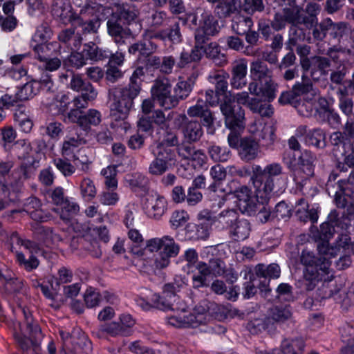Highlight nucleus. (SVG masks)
Instances as JSON below:
<instances>
[{
	"label": "nucleus",
	"mask_w": 354,
	"mask_h": 354,
	"mask_svg": "<svg viewBox=\"0 0 354 354\" xmlns=\"http://www.w3.org/2000/svg\"><path fill=\"white\" fill-rule=\"evenodd\" d=\"M252 97L247 91L237 93L233 96L225 95L221 101L219 107L224 116L225 124L227 128L232 130L244 128L245 111L240 106H236L234 102L244 105L249 109Z\"/></svg>",
	"instance_id": "nucleus-1"
},
{
	"label": "nucleus",
	"mask_w": 354,
	"mask_h": 354,
	"mask_svg": "<svg viewBox=\"0 0 354 354\" xmlns=\"http://www.w3.org/2000/svg\"><path fill=\"white\" fill-rule=\"evenodd\" d=\"M283 168L279 163H271L264 168L256 165L252 168V180L256 188L257 196L268 198L274 187V178L282 174Z\"/></svg>",
	"instance_id": "nucleus-2"
},
{
	"label": "nucleus",
	"mask_w": 354,
	"mask_h": 354,
	"mask_svg": "<svg viewBox=\"0 0 354 354\" xmlns=\"http://www.w3.org/2000/svg\"><path fill=\"white\" fill-rule=\"evenodd\" d=\"M10 241V250L16 254L17 260L21 267L30 272L39 266V261L35 256V253L38 251L35 243L22 239L17 232L12 234Z\"/></svg>",
	"instance_id": "nucleus-3"
},
{
	"label": "nucleus",
	"mask_w": 354,
	"mask_h": 354,
	"mask_svg": "<svg viewBox=\"0 0 354 354\" xmlns=\"http://www.w3.org/2000/svg\"><path fill=\"white\" fill-rule=\"evenodd\" d=\"M136 88L126 86L114 88L109 91L111 115L115 120H124L133 104L134 99L139 95Z\"/></svg>",
	"instance_id": "nucleus-4"
},
{
	"label": "nucleus",
	"mask_w": 354,
	"mask_h": 354,
	"mask_svg": "<svg viewBox=\"0 0 354 354\" xmlns=\"http://www.w3.org/2000/svg\"><path fill=\"white\" fill-rule=\"evenodd\" d=\"M23 312L25 323L17 324L19 331L17 332V328H15V337L22 350H28L32 346L33 349L37 351L39 345L38 339L41 336V329L37 324H35L30 314H28L25 309H23Z\"/></svg>",
	"instance_id": "nucleus-5"
},
{
	"label": "nucleus",
	"mask_w": 354,
	"mask_h": 354,
	"mask_svg": "<svg viewBox=\"0 0 354 354\" xmlns=\"http://www.w3.org/2000/svg\"><path fill=\"white\" fill-rule=\"evenodd\" d=\"M62 341V351L65 354L87 353L91 348V342L80 329L71 333L59 331Z\"/></svg>",
	"instance_id": "nucleus-6"
},
{
	"label": "nucleus",
	"mask_w": 354,
	"mask_h": 354,
	"mask_svg": "<svg viewBox=\"0 0 354 354\" xmlns=\"http://www.w3.org/2000/svg\"><path fill=\"white\" fill-rule=\"evenodd\" d=\"M171 88L170 80L165 76H158L151 88L152 99L165 109H171L178 104L177 98L171 94Z\"/></svg>",
	"instance_id": "nucleus-7"
},
{
	"label": "nucleus",
	"mask_w": 354,
	"mask_h": 354,
	"mask_svg": "<svg viewBox=\"0 0 354 354\" xmlns=\"http://www.w3.org/2000/svg\"><path fill=\"white\" fill-rule=\"evenodd\" d=\"M330 262L324 257V260L319 266L305 268L303 272L304 282L307 290H313L321 281L333 278L330 274Z\"/></svg>",
	"instance_id": "nucleus-8"
},
{
	"label": "nucleus",
	"mask_w": 354,
	"mask_h": 354,
	"mask_svg": "<svg viewBox=\"0 0 354 354\" xmlns=\"http://www.w3.org/2000/svg\"><path fill=\"white\" fill-rule=\"evenodd\" d=\"M209 174L214 183L207 189L209 198L211 201L217 202L221 207L226 200V194L221 189H218V185L226 178V169L220 165H216L210 169Z\"/></svg>",
	"instance_id": "nucleus-9"
},
{
	"label": "nucleus",
	"mask_w": 354,
	"mask_h": 354,
	"mask_svg": "<svg viewBox=\"0 0 354 354\" xmlns=\"http://www.w3.org/2000/svg\"><path fill=\"white\" fill-rule=\"evenodd\" d=\"M121 23L122 19L113 11L107 17V32L119 46L124 45L126 39L132 35L131 30L123 27Z\"/></svg>",
	"instance_id": "nucleus-10"
},
{
	"label": "nucleus",
	"mask_w": 354,
	"mask_h": 354,
	"mask_svg": "<svg viewBox=\"0 0 354 354\" xmlns=\"http://www.w3.org/2000/svg\"><path fill=\"white\" fill-rule=\"evenodd\" d=\"M143 207L150 217L158 218L167 209V201L157 193L147 192L142 198Z\"/></svg>",
	"instance_id": "nucleus-11"
},
{
	"label": "nucleus",
	"mask_w": 354,
	"mask_h": 354,
	"mask_svg": "<svg viewBox=\"0 0 354 354\" xmlns=\"http://www.w3.org/2000/svg\"><path fill=\"white\" fill-rule=\"evenodd\" d=\"M350 241L351 238L348 234L342 233L339 235L333 245H330L327 241L318 242L317 245V250L320 255L324 256L326 259L335 257L341 252V250L347 252Z\"/></svg>",
	"instance_id": "nucleus-12"
},
{
	"label": "nucleus",
	"mask_w": 354,
	"mask_h": 354,
	"mask_svg": "<svg viewBox=\"0 0 354 354\" xmlns=\"http://www.w3.org/2000/svg\"><path fill=\"white\" fill-rule=\"evenodd\" d=\"M176 120L182 126L184 137L189 142H196L203 136V127L198 120H189L185 114H180Z\"/></svg>",
	"instance_id": "nucleus-13"
},
{
	"label": "nucleus",
	"mask_w": 354,
	"mask_h": 354,
	"mask_svg": "<svg viewBox=\"0 0 354 354\" xmlns=\"http://www.w3.org/2000/svg\"><path fill=\"white\" fill-rule=\"evenodd\" d=\"M236 204L241 212L249 214L256 212V198L252 190L247 186H241L234 192Z\"/></svg>",
	"instance_id": "nucleus-14"
},
{
	"label": "nucleus",
	"mask_w": 354,
	"mask_h": 354,
	"mask_svg": "<svg viewBox=\"0 0 354 354\" xmlns=\"http://www.w3.org/2000/svg\"><path fill=\"white\" fill-rule=\"evenodd\" d=\"M297 136H304V142L317 149H324L326 146V136L324 130L317 128L307 129L306 127H300L297 129Z\"/></svg>",
	"instance_id": "nucleus-15"
},
{
	"label": "nucleus",
	"mask_w": 354,
	"mask_h": 354,
	"mask_svg": "<svg viewBox=\"0 0 354 354\" xmlns=\"http://www.w3.org/2000/svg\"><path fill=\"white\" fill-rule=\"evenodd\" d=\"M248 64L245 59H239L232 64L230 85L232 88L241 90L247 85Z\"/></svg>",
	"instance_id": "nucleus-16"
},
{
	"label": "nucleus",
	"mask_w": 354,
	"mask_h": 354,
	"mask_svg": "<svg viewBox=\"0 0 354 354\" xmlns=\"http://www.w3.org/2000/svg\"><path fill=\"white\" fill-rule=\"evenodd\" d=\"M192 142H183L177 145V153L179 157L183 160L192 161L197 165L202 166L205 161L206 156L200 149H196L192 146Z\"/></svg>",
	"instance_id": "nucleus-17"
},
{
	"label": "nucleus",
	"mask_w": 354,
	"mask_h": 354,
	"mask_svg": "<svg viewBox=\"0 0 354 354\" xmlns=\"http://www.w3.org/2000/svg\"><path fill=\"white\" fill-rule=\"evenodd\" d=\"M215 306L214 303L207 300H203L197 304L193 311L189 313L190 319H192V327H197L201 324H205L211 315L210 310Z\"/></svg>",
	"instance_id": "nucleus-18"
},
{
	"label": "nucleus",
	"mask_w": 354,
	"mask_h": 354,
	"mask_svg": "<svg viewBox=\"0 0 354 354\" xmlns=\"http://www.w3.org/2000/svg\"><path fill=\"white\" fill-rule=\"evenodd\" d=\"M237 150L242 160L250 162L258 156L259 144L250 137H243L241 139V143Z\"/></svg>",
	"instance_id": "nucleus-19"
},
{
	"label": "nucleus",
	"mask_w": 354,
	"mask_h": 354,
	"mask_svg": "<svg viewBox=\"0 0 354 354\" xmlns=\"http://www.w3.org/2000/svg\"><path fill=\"white\" fill-rule=\"evenodd\" d=\"M187 113V116L189 118H202L205 125L207 127L214 124L212 113L202 100H198L195 105L189 107Z\"/></svg>",
	"instance_id": "nucleus-20"
},
{
	"label": "nucleus",
	"mask_w": 354,
	"mask_h": 354,
	"mask_svg": "<svg viewBox=\"0 0 354 354\" xmlns=\"http://www.w3.org/2000/svg\"><path fill=\"white\" fill-rule=\"evenodd\" d=\"M316 156L310 150L301 151L298 158V172L304 174V178H308L314 175Z\"/></svg>",
	"instance_id": "nucleus-21"
},
{
	"label": "nucleus",
	"mask_w": 354,
	"mask_h": 354,
	"mask_svg": "<svg viewBox=\"0 0 354 354\" xmlns=\"http://www.w3.org/2000/svg\"><path fill=\"white\" fill-rule=\"evenodd\" d=\"M58 39L71 50L79 49L83 40L81 33L75 27H71L62 30L58 35Z\"/></svg>",
	"instance_id": "nucleus-22"
},
{
	"label": "nucleus",
	"mask_w": 354,
	"mask_h": 354,
	"mask_svg": "<svg viewBox=\"0 0 354 354\" xmlns=\"http://www.w3.org/2000/svg\"><path fill=\"white\" fill-rule=\"evenodd\" d=\"M114 7L115 10L113 12L127 24L134 21L140 15L139 9L133 4L117 3L114 4Z\"/></svg>",
	"instance_id": "nucleus-23"
},
{
	"label": "nucleus",
	"mask_w": 354,
	"mask_h": 354,
	"mask_svg": "<svg viewBox=\"0 0 354 354\" xmlns=\"http://www.w3.org/2000/svg\"><path fill=\"white\" fill-rule=\"evenodd\" d=\"M70 75L68 73H64L60 75L61 80H67ZM69 87L71 89L83 93H91V92H96L92 86V84L82 78V77L78 74H73L71 73V81L69 83Z\"/></svg>",
	"instance_id": "nucleus-24"
},
{
	"label": "nucleus",
	"mask_w": 354,
	"mask_h": 354,
	"mask_svg": "<svg viewBox=\"0 0 354 354\" xmlns=\"http://www.w3.org/2000/svg\"><path fill=\"white\" fill-rule=\"evenodd\" d=\"M250 77L254 80L263 81L272 77V71L261 59H257L250 64Z\"/></svg>",
	"instance_id": "nucleus-25"
},
{
	"label": "nucleus",
	"mask_w": 354,
	"mask_h": 354,
	"mask_svg": "<svg viewBox=\"0 0 354 354\" xmlns=\"http://www.w3.org/2000/svg\"><path fill=\"white\" fill-rule=\"evenodd\" d=\"M292 317V312L289 305H277L274 306L269 310L270 323L271 326L272 324L271 321L276 323H284L291 319Z\"/></svg>",
	"instance_id": "nucleus-26"
},
{
	"label": "nucleus",
	"mask_w": 354,
	"mask_h": 354,
	"mask_svg": "<svg viewBox=\"0 0 354 354\" xmlns=\"http://www.w3.org/2000/svg\"><path fill=\"white\" fill-rule=\"evenodd\" d=\"M165 153L169 154L167 149L160 148L156 158L151 162L149 167V172L152 175H162L168 169L169 158L165 156Z\"/></svg>",
	"instance_id": "nucleus-27"
},
{
	"label": "nucleus",
	"mask_w": 354,
	"mask_h": 354,
	"mask_svg": "<svg viewBox=\"0 0 354 354\" xmlns=\"http://www.w3.org/2000/svg\"><path fill=\"white\" fill-rule=\"evenodd\" d=\"M295 214L297 218L302 222L310 221L312 223L317 222L318 219L317 212L315 209H308V204L304 199L299 200L295 205Z\"/></svg>",
	"instance_id": "nucleus-28"
},
{
	"label": "nucleus",
	"mask_w": 354,
	"mask_h": 354,
	"mask_svg": "<svg viewBox=\"0 0 354 354\" xmlns=\"http://www.w3.org/2000/svg\"><path fill=\"white\" fill-rule=\"evenodd\" d=\"M304 346V341L301 337H287L282 340L280 348L283 354H300Z\"/></svg>",
	"instance_id": "nucleus-29"
},
{
	"label": "nucleus",
	"mask_w": 354,
	"mask_h": 354,
	"mask_svg": "<svg viewBox=\"0 0 354 354\" xmlns=\"http://www.w3.org/2000/svg\"><path fill=\"white\" fill-rule=\"evenodd\" d=\"M251 232L250 222L243 218H239L230 228V233L235 241L245 240Z\"/></svg>",
	"instance_id": "nucleus-30"
},
{
	"label": "nucleus",
	"mask_w": 354,
	"mask_h": 354,
	"mask_svg": "<svg viewBox=\"0 0 354 354\" xmlns=\"http://www.w3.org/2000/svg\"><path fill=\"white\" fill-rule=\"evenodd\" d=\"M331 279L324 281L321 287L317 290V294L320 299H326L333 298L335 300L338 293L342 292V286H338L335 282L331 281Z\"/></svg>",
	"instance_id": "nucleus-31"
},
{
	"label": "nucleus",
	"mask_w": 354,
	"mask_h": 354,
	"mask_svg": "<svg viewBox=\"0 0 354 354\" xmlns=\"http://www.w3.org/2000/svg\"><path fill=\"white\" fill-rule=\"evenodd\" d=\"M238 10V0H221L214 12L220 19H225Z\"/></svg>",
	"instance_id": "nucleus-32"
},
{
	"label": "nucleus",
	"mask_w": 354,
	"mask_h": 354,
	"mask_svg": "<svg viewBox=\"0 0 354 354\" xmlns=\"http://www.w3.org/2000/svg\"><path fill=\"white\" fill-rule=\"evenodd\" d=\"M35 233L38 238L44 241L48 246L62 241V237L59 234L53 233L51 228L46 227L39 224H37L35 226Z\"/></svg>",
	"instance_id": "nucleus-33"
},
{
	"label": "nucleus",
	"mask_w": 354,
	"mask_h": 354,
	"mask_svg": "<svg viewBox=\"0 0 354 354\" xmlns=\"http://www.w3.org/2000/svg\"><path fill=\"white\" fill-rule=\"evenodd\" d=\"M249 109L252 113L265 118H270L274 113V109L270 104L255 97H252Z\"/></svg>",
	"instance_id": "nucleus-34"
},
{
	"label": "nucleus",
	"mask_w": 354,
	"mask_h": 354,
	"mask_svg": "<svg viewBox=\"0 0 354 354\" xmlns=\"http://www.w3.org/2000/svg\"><path fill=\"white\" fill-rule=\"evenodd\" d=\"M254 25L251 17L239 15L232 21V30L238 35H243L249 31Z\"/></svg>",
	"instance_id": "nucleus-35"
},
{
	"label": "nucleus",
	"mask_w": 354,
	"mask_h": 354,
	"mask_svg": "<svg viewBox=\"0 0 354 354\" xmlns=\"http://www.w3.org/2000/svg\"><path fill=\"white\" fill-rule=\"evenodd\" d=\"M194 84V81L189 77L187 80H184L181 77L179 78L178 83L174 88L175 97L177 98L179 102L180 100L186 99L192 91Z\"/></svg>",
	"instance_id": "nucleus-36"
},
{
	"label": "nucleus",
	"mask_w": 354,
	"mask_h": 354,
	"mask_svg": "<svg viewBox=\"0 0 354 354\" xmlns=\"http://www.w3.org/2000/svg\"><path fill=\"white\" fill-rule=\"evenodd\" d=\"M102 120L101 113L96 109H89L84 113V117L80 122V127L84 130H88L91 126L98 125Z\"/></svg>",
	"instance_id": "nucleus-37"
},
{
	"label": "nucleus",
	"mask_w": 354,
	"mask_h": 354,
	"mask_svg": "<svg viewBox=\"0 0 354 354\" xmlns=\"http://www.w3.org/2000/svg\"><path fill=\"white\" fill-rule=\"evenodd\" d=\"M168 323L177 328L192 327V319H190L189 315H186L184 310L176 311L175 315L168 318Z\"/></svg>",
	"instance_id": "nucleus-38"
},
{
	"label": "nucleus",
	"mask_w": 354,
	"mask_h": 354,
	"mask_svg": "<svg viewBox=\"0 0 354 354\" xmlns=\"http://www.w3.org/2000/svg\"><path fill=\"white\" fill-rule=\"evenodd\" d=\"M104 10V8L100 4L92 1L86 2L80 10L79 20L84 21V19L97 17V13Z\"/></svg>",
	"instance_id": "nucleus-39"
},
{
	"label": "nucleus",
	"mask_w": 354,
	"mask_h": 354,
	"mask_svg": "<svg viewBox=\"0 0 354 354\" xmlns=\"http://www.w3.org/2000/svg\"><path fill=\"white\" fill-rule=\"evenodd\" d=\"M239 218V214L234 209L223 210L216 216L218 223L230 228Z\"/></svg>",
	"instance_id": "nucleus-40"
},
{
	"label": "nucleus",
	"mask_w": 354,
	"mask_h": 354,
	"mask_svg": "<svg viewBox=\"0 0 354 354\" xmlns=\"http://www.w3.org/2000/svg\"><path fill=\"white\" fill-rule=\"evenodd\" d=\"M60 207L61 209L56 208L54 210L59 214L60 218L64 221L69 220L71 215L76 214L80 210L79 205L68 198Z\"/></svg>",
	"instance_id": "nucleus-41"
},
{
	"label": "nucleus",
	"mask_w": 354,
	"mask_h": 354,
	"mask_svg": "<svg viewBox=\"0 0 354 354\" xmlns=\"http://www.w3.org/2000/svg\"><path fill=\"white\" fill-rule=\"evenodd\" d=\"M259 84L261 96L267 98L269 102L273 100L275 98L278 84L272 80V77L259 82Z\"/></svg>",
	"instance_id": "nucleus-42"
},
{
	"label": "nucleus",
	"mask_w": 354,
	"mask_h": 354,
	"mask_svg": "<svg viewBox=\"0 0 354 354\" xmlns=\"http://www.w3.org/2000/svg\"><path fill=\"white\" fill-rule=\"evenodd\" d=\"M123 331V327L120 324L111 322L108 324L102 325L99 328L96 329L95 333L99 338H102L105 337L106 334L115 337L120 335Z\"/></svg>",
	"instance_id": "nucleus-43"
},
{
	"label": "nucleus",
	"mask_w": 354,
	"mask_h": 354,
	"mask_svg": "<svg viewBox=\"0 0 354 354\" xmlns=\"http://www.w3.org/2000/svg\"><path fill=\"white\" fill-rule=\"evenodd\" d=\"M255 273L259 277L278 278L280 276L281 270L279 266L275 263L268 266L259 264L255 268Z\"/></svg>",
	"instance_id": "nucleus-44"
},
{
	"label": "nucleus",
	"mask_w": 354,
	"mask_h": 354,
	"mask_svg": "<svg viewBox=\"0 0 354 354\" xmlns=\"http://www.w3.org/2000/svg\"><path fill=\"white\" fill-rule=\"evenodd\" d=\"M80 189L82 197L88 201L93 200L97 194V189L93 180L88 177L82 180Z\"/></svg>",
	"instance_id": "nucleus-45"
},
{
	"label": "nucleus",
	"mask_w": 354,
	"mask_h": 354,
	"mask_svg": "<svg viewBox=\"0 0 354 354\" xmlns=\"http://www.w3.org/2000/svg\"><path fill=\"white\" fill-rule=\"evenodd\" d=\"M270 326V318L263 317L250 320L247 325V328L250 333L257 335L268 329Z\"/></svg>",
	"instance_id": "nucleus-46"
},
{
	"label": "nucleus",
	"mask_w": 354,
	"mask_h": 354,
	"mask_svg": "<svg viewBox=\"0 0 354 354\" xmlns=\"http://www.w3.org/2000/svg\"><path fill=\"white\" fill-rule=\"evenodd\" d=\"M196 30H202L205 33L214 36L218 32V21L212 15H205L203 17L201 26Z\"/></svg>",
	"instance_id": "nucleus-47"
},
{
	"label": "nucleus",
	"mask_w": 354,
	"mask_h": 354,
	"mask_svg": "<svg viewBox=\"0 0 354 354\" xmlns=\"http://www.w3.org/2000/svg\"><path fill=\"white\" fill-rule=\"evenodd\" d=\"M332 26V20L330 18L323 19L320 23H317L313 30V37L318 41L323 40L330 30Z\"/></svg>",
	"instance_id": "nucleus-48"
},
{
	"label": "nucleus",
	"mask_w": 354,
	"mask_h": 354,
	"mask_svg": "<svg viewBox=\"0 0 354 354\" xmlns=\"http://www.w3.org/2000/svg\"><path fill=\"white\" fill-rule=\"evenodd\" d=\"M294 46H297V38L290 37L288 41V48L290 51L281 59L279 66L280 69L288 68L295 64L296 56L292 49Z\"/></svg>",
	"instance_id": "nucleus-49"
},
{
	"label": "nucleus",
	"mask_w": 354,
	"mask_h": 354,
	"mask_svg": "<svg viewBox=\"0 0 354 354\" xmlns=\"http://www.w3.org/2000/svg\"><path fill=\"white\" fill-rule=\"evenodd\" d=\"M161 250V252L168 254L169 257H175L178 255L180 248L172 237L164 236L162 237Z\"/></svg>",
	"instance_id": "nucleus-50"
},
{
	"label": "nucleus",
	"mask_w": 354,
	"mask_h": 354,
	"mask_svg": "<svg viewBox=\"0 0 354 354\" xmlns=\"http://www.w3.org/2000/svg\"><path fill=\"white\" fill-rule=\"evenodd\" d=\"M168 296L164 295L162 293V295H153L151 299V301L153 304V307L159 308L162 310H174V302L176 301V300H173V299H167Z\"/></svg>",
	"instance_id": "nucleus-51"
},
{
	"label": "nucleus",
	"mask_w": 354,
	"mask_h": 354,
	"mask_svg": "<svg viewBox=\"0 0 354 354\" xmlns=\"http://www.w3.org/2000/svg\"><path fill=\"white\" fill-rule=\"evenodd\" d=\"M4 281V290L8 294L19 292L24 286L23 282L17 278H13L8 273L7 278L3 279Z\"/></svg>",
	"instance_id": "nucleus-52"
},
{
	"label": "nucleus",
	"mask_w": 354,
	"mask_h": 354,
	"mask_svg": "<svg viewBox=\"0 0 354 354\" xmlns=\"http://www.w3.org/2000/svg\"><path fill=\"white\" fill-rule=\"evenodd\" d=\"M275 129L270 125H264L259 134V140L262 141V145L269 147L274 143Z\"/></svg>",
	"instance_id": "nucleus-53"
},
{
	"label": "nucleus",
	"mask_w": 354,
	"mask_h": 354,
	"mask_svg": "<svg viewBox=\"0 0 354 354\" xmlns=\"http://www.w3.org/2000/svg\"><path fill=\"white\" fill-rule=\"evenodd\" d=\"M97 96V92L83 93L80 95L75 97L73 100L74 108L79 110L85 109L88 106V102L93 100Z\"/></svg>",
	"instance_id": "nucleus-54"
},
{
	"label": "nucleus",
	"mask_w": 354,
	"mask_h": 354,
	"mask_svg": "<svg viewBox=\"0 0 354 354\" xmlns=\"http://www.w3.org/2000/svg\"><path fill=\"white\" fill-rule=\"evenodd\" d=\"M101 174L105 177V185L108 188H116L118 181L116 180L117 171L115 167L109 166L103 169Z\"/></svg>",
	"instance_id": "nucleus-55"
},
{
	"label": "nucleus",
	"mask_w": 354,
	"mask_h": 354,
	"mask_svg": "<svg viewBox=\"0 0 354 354\" xmlns=\"http://www.w3.org/2000/svg\"><path fill=\"white\" fill-rule=\"evenodd\" d=\"M335 301L339 304L342 308L346 310L354 305V293L346 292L345 290L342 288V292L338 293L337 297H335Z\"/></svg>",
	"instance_id": "nucleus-56"
},
{
	"label": "nucleus",
	"mask_w": 354,
	"mask_h": 354,
	"mask_svg": "<svg viewBox=\"0 0 354 354\" xmlns=\"http://www.w3.org/2000/svg\"><path fill=\"white\" fill-rule=\"evenodd\" d=\"M207 153L210 158L216 162H225L227 160L229 152L217 145H212L208 148Z\"/></svg>",
	"instance_id": "nucleus-57"
},
{
	"label": "nucleus",
	"mask_w": 354,
	"mask_h": 354,
	"mask_svg": "<svg viewBox=\"0 0 354 354\" xmlns=\"http://www.w3.org/2000/svg\"><path fill=\"white\" fill-rule=\"evenodd\" d=\"M57 169L65 176H70L75 172V167L68 161L62 158H55L53 160Z\"/></svg>",
	"instance_id": "nucleus-58"
},
{
	"label": "nucleus",
	"mask_w": 354,
	"mask_h": 354,
	"mask_svg": "<svg viewBox=\"0 0 354 354\" xmlns=\"http://www.w3.org/2000/svg\"><path fill=\"white\" fill-rule=\"evenodd\" d=\"M227 74L226 75L221 74H215L213 76H210L211 79L215 80V93L216 95H221L225 94L228 83L227 81Z\"/></svg>",
	"instance_id": "nucleus-59"
},
{
	"label": "nucleus",
	"mask_w": 354,
	"mask_h": 354,
	"mask_svg": "<svg viewBox=\"0 0 354 354\" xmlns=\"http://www.w3.org/2000/svg\"><path fill=\"white\" fill-rule=\"evenodd\" d=\"M324 259L316 257L313 252L307 250H303L300 257V261L305 268L310 266H319Z\"/></svg>",
	"instance_id": "nucleus-60"
},
{
	"label": "nucleus",
	"mask_w": 354,
	"mask_h": 354,
	"mask_svg": "<svg viewBox=\"0 0 354 354\" xmlns=\"http://www.w3.org/2000/svg\"><path fill=\"white\" fill-rule=\"evenodd\" d=\"M77 21L78 24L82 26V31L85 33H96L100 25L98 17L84 19V21H80L78 19Z\"/></svg>",
	"instance_id": "nucleus-61"
},
{
	"label": "nucleus",
	"mask_w": 354,
	"mask_h": 354,
	"mask_svg": "<svg viewBox=\"0 0 354 354\" xmlns=\"http://www.w3.org/2000/svg\"><path fill=\"white\" fill-rule=\"evenodd\" d=\"M263 0H244L243 4V10L250 15L256 12H261L264 10Z\"/></svg>",
	"instance_id": "nucleus-62"
},
{
	"label": "nucleus",
	"mask_w": 354,
	"mask_h": 354,
	"mask_svg": "<svg viewBox=\"0 0 354 354\" xmlns=\"http://www.w3.org/2000/svg\"><path fill=\"white\" fill-rule=\"evenodd\" d=\"M291 216V209L283 201L279 203L272 212V217L279 220H286Z\"/></svg>",
	"instance_id": "nucleus-63"
},
{
	"label": "nucleus",
	"mask_w": 354,
	"mask_h": 354,
	"mask_svg": "<svg viewBox=\"0 0 354 354\" xmlns=\"http://www.w3.org/2000/svg\"><path fill=\"white\" fill-rule=\"evenodd\" d=\"M286 15V21L292 26H297L299 24L300 10L297 8L288 7L282 9Z\"/></svg>",
	"instance_id": "nucleus-64"
}]
</instances>
